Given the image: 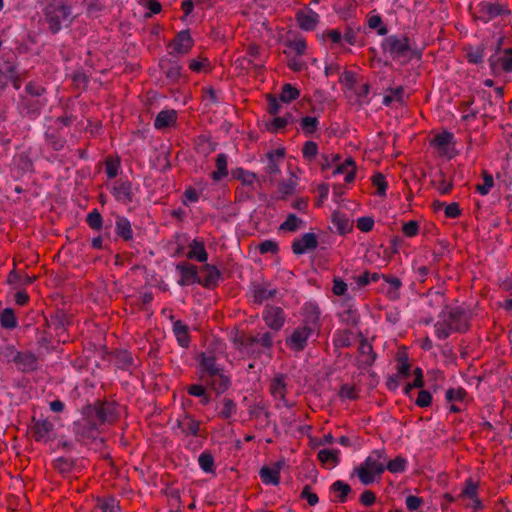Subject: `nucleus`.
Masks as SVG:
<instances>
[{
  "instance_id": "1",
  "label": "nucleus",
  "mask_w": 512,
  "mask_h": 512,
  "mask_svg": "<svg viewBox=\"0 0 512 512\" xmlns=\"http://www.w3.org/2000/svg\"><path fill=\"white\" fill-rule=\"evenodd\" d=\"M302 320L290 336L285 339V345L292 352L299 353L308 346L309 339L318 336L322 326L321 311L314 302H307L302 307Z\"/></svg>"
},
{
  "instance_id": "2",
  "label": "nucleus",
  "mask_w": 512,
  "mask_h": 512,
  "mask_svg": "<svg viewBox=\"0 0 512 512\" xmlns=\"http://www.w3.org/2000/svg\"><path fill=\"white\" fill-rule=\"evenodd\" d=\"M434 324L435 335L440 340L447 339L452 333H465L470 328L471 311L464 306L446 305Z\"/></svg>"
},
{
  "instance_id": "3",
  "label": "nucleus",
  "mask_w": 512,
  "mask_h": 512,
  "mask_svg": "<svg viewBox=\"0 0 512 512\" xmlns=\"http://www.w3.org/2000/svg\"><path fill=\"white\" fill-rule=\"evenodd\" d=\"M386 462L387 453L384 448L373 450L355 469L359 481L367 486L379 480L385 471Z\"/></svg>"
},
{
  "instance_id": "4",
  "label": "nucleus",
  "mask_w": 512,
  "mask_h": 512,
  "mask_svg": "<svg viewBox=\"0 0 512 512\" xmlns=\"http://www.w3.org/2000/svg\"><path fill=\"white\" fill-rule=\"evenodd\" d=\"M384 53H388L393 60H404V63L413 58H420L421 52L413 48L409 38L402 34H392L385 37L381 42Z\"/></svg>"
},
{
  "instance_id": "5",
  "label": "nucleus",
  "mask_w": 512,
  "mask_h": 512,
  "mask_svg": "<svg viewBox=\"0 0 512 512\" xmlns=\"http://www.w3.org/2000/svg\"><path fill=\"white\" fill-rule=\"evenodd\" d=\"M45 22L53 34H57L63 28H67L73 22L71 9L62 2H53L44 8Z\"/></svg>"
},
{
  "instance_id": "6",
  "label": "nucleus",
  "mask_w": 512,
  "mask_h": 512,
  "mask_svg": "<svg viewBox=\"0 0 512 512\" xmlns=\"http://www.w3.org/2000/svg\"><path fill=\"white\" fill-rule=\"evenodd\" d=\"M117 405L115 402L106 400H97L94 404H87L81 410V415L92 417L102 425L106 422H112L117 417Z\"/></svg>"
},
{
  "instance_id": "7",
  "label": "nucleus",
  "mask_w": 512,
  "mask_h": 512,
  "mask_svg": "<svg viewBox=\"0 0 512 512\" xmlns=\"http://www.w3.org/2000/svg\"><path fill=\"white\" fill-rule=\"evenodd\" d=\"M503 38H499L497 49L489 59V67L494 75L512 72V47L502 49Z\"/></svg>"
},
{
  "instance_id": "8",
  "label": "nucleus",
  "mask_w": 512,
  "mask_h": 512,
  "mask_svg": "<svg viewBox=\"0 0 512 512\" xmlns=\"http://www.w3.org/2000/svg\"><path fill=\"white\" fill-rule=\"evenodd\" d=\"M196 360L199 380L203 383L224 371V366L217 362L213 353L201 352Z\"/></svg>"
},
{
  "instance_id": "9",
  "label": "nucleus",
  "mask_w": 512,
  "mask_h": 512,
  "mask_svg": "<svg viewBox=\"0 0 512 512\" xmlns=\"http://www.w3.org/2000/svg\"><path fill=\"white\" fill-rule=\"evenodd\" d=\"M477 13L479 20L483 23H488L498 16H509L511 11L506 5L483 0L477 5Z\"/></svg>"
},
{
  "instance_id": "10",
  "label": "nucleus",
  "mask_w": 512,
  "mask_h": 512,
  "mask_svg": "<svg viewBox=\"0 0 512 512\" xmlns=\"http://www.w3.org/2000/svg\"><path fill=\"white\" fill-rule=\"evenodd\" d=\"M99 427L94 418L82 415L81 419L73 422L72 430L78 440H85L94 438Z\"/></svg>"
},
{
  "instance_id": "11",
  "label": "nucleus",
  "mask_w": 512,
  "mask_h": 512,
  "mask_svg": "<svg viewBox=\"0 0 512 512\" xmlns=\"http://www.w3.org/2000/svg\"><path fill=\"white\" fill-rule=\"evenodd\" d=\"M160 69L165 75L163 85H174L180 82L182 78V66L174 59H161Z\"/></svg>"
},
{
  "instance_id": "12",
  "label": "nucleus",
  "mask_w": 512,
  "mask_h": 512,
  "mask_svg": "<svg viewBox=\"0 0 512 512\" xmlns=\"http://www.w3.org/2000/svg\"><path fill=\"white\" fill-rule=\"evenodd\" d=\"M25 92L29 96L37 98L35 101H31V100L24 98L23 101H24L25 105L33 113H38L39 110L41 108H43L47 103V100L45 98H41L45 94L46 89L43 86H41L35 82H29L25 86Z\"/></svg>"
},
{
  "instance_id": "13",
  "label": "nucleus",
  "mask_w": 512,
  "mask_h": 512,
  "mask_svg": "<svg viewBox=\"0 0 512 512\" xmlns=\"http://www.w3.org/2000/svg\"><path fill=\"white\" fill-rule=\"evenodd\" d=\"M262 318L270 329L279 331L283 327L286 317L281 307L267 305L262 312Z\"/></svg>"
},
{
  "instance_id": "14",
  "label": "nucleus",
  "mask_w": 512,
  "mask_h": 512,
  "mask_svg": "<svg viewBox=\"0 0 512 512\" xmlns=\"http://www.w3.org/2000/svg\"><path fill=\"white\" fill-rule=\"evenodd\" d=\"M318 238L315 233L308 232L300 238L293 240L291 248L295 255H303L314 251L318 247Z\"/></svg>"
},
{
  "instance_id": "15",
  "label": "nucleus",
  "mask_w": 512,
  "mask_h": 512,
  "mask_svg": "<svg viewBox=\"0 0 512 512\" xmlns=\"http://www.w3.org/2000/svg\"><path fill=\"white\" fill-rule=\"evenodd\" d=\"M193 44L191 35L188 30L180 31L175 39L169 44L171 49L169 54L173 57L188 53Z\"/></svg>"
},
{
  "instance_id": "16",
  "label": "nucleus",
  "mask_w": 512,
  "mask_h": 512,
  "mask_svg": "<svg viewBox=\"0 0 512 512\" xmlns=\"http://www.w3.org/2000/svg\"><path fill=\"white\" fill-rule=\"evenodd\" d=\"M177 271L181 274V278L177 281L180 286H188L191 284H200L201 277L198 274L197 267L186 262L177 264Z\"/></svg>"
},
{
  "instance_id": "17",
  "label": "nucleus",
  "mask_w": 512,
  "mask_h": 512,
  "mask_svg": "<svg viewBox=\"0 0 512 512\" xmlns=\"http://www.w3.org/2000/svg\"><path fill=\"white\" fill-rule=\"evenodd\" d=\"M111 194L114 196L116 201L122 204H128L133 200L132 183L129 180H118L115 181Z\"/></svg>"
},
{
  "instance_id": "18",
  "label": "nucleus",
  "mask_w": 512,
  "mask_h": 512,
  "mask_svg": "<svg viewBox=\"0 0 512 512\" xmlns=\"http://www.w3.org/2000/svg\"><path fill=\"white\" fill-rule=\"evenodd\" d=\"M17 369L23 373H29L38 369V358L32 352H20L14 363Z\"/></svg>"
},
{
  "instance_id": "19",
  "label": "nucleus",
  "mask_w": 512,
  "mask_h": 512,
  "mask_svg": "<svg viewBox=\"0 0 512 512\" xmlns=\"http://www.w3.org/2000/svg\"><path fill=\"white\" fill-rule=\"evenodd\" d=\"M201 273L203 277H201L200 285L205 288H213L218 285L221 272L216 266L206 263L201 267Z\"/></svg>"
},
{
  "instance_id": "20",
  "label": "nucleus",
  "mask_w": 512,
  "mask_h": 512,
  "mask_svg": "<svg viewBox=\"0 0 512 512\" xmlns=\"http://www.w3.org/2000/svg\"><path fill=\"white\" fill-rule=\"evenodd\" d=\"M207 387L216 392L217 395L225 393L232 384L231 377L225 374V371L219 373L217 376H213L204 382Z\"/></svg>"
},
{
  "instance_id": "21",
  "label": "nucleus",
  "mask_w": 512,
  "mask_h": 512,
  "mask_svg": "<svg viewBox=\"0 0 512 512\" xmlns=\"http://www.w3.org/2000/svg\"><path fill=\"white\" fill-rule=\"evenodd\" d=\"M186 391L190 396L199 399V403L203 406H207L211 403L212 397L209 393V388L203 382L188 385Z\"/></svg>"
},
{
  "instance_id": "22",
  "label": "nucleus",
  "mask_w": 512,
  "mask_h": 512,
  "mask_svg": "<svg viewBox=\"0 0 512 512\" xmlns=\"http://www.w3.org/2000/svg\"><path fill=\"white\" fill-rule=\"evenodd\" d=\"M115 234L123 241H130L133 239L132 225L127 217L122 215H116Z\"/></svg>"
},
{
  "instance_id": "23",
  "label": "nucleus",
  "mask_w": 512,
  "mask_h": 512,
  "mask_svg": "<svg viewBox=\"0 0 512 512\" xmlns=\"http://www.w3.org/2000/svg\"><path fill=\"white\" fill-rule=\"evenodd\" d=\"M319 15L312 9L297 14L299 26L304 31H312L319 23Z\"/></svg>"
},
{
  "instance_id": "24",
  "label": "nucleus",
  "mask_w": 512,
  "mask_h": 512,
  "mask_svg": "<svg viewBox=\"0 0 512 512\" xmlns=\"http://www.w3.org/2000/svg\"><path fill=\"white\" fill-rule=\"evenodd\" d=\"M239 349L253 359H257L264 354L256 341V336H249L240 340Z\"/></svg>"
},
{
  "instance_id": "25",
  "label": "nucleus",
  "mask_w": 512,
  "mask_h": 512,
  "mask_svg": "<svg viewBox=\"0 0 512 512\" xmlns=\"http://www.w3.org/2000/svg\"><path fill=\"white\" fill-rule=\"evenodd\" d=\"M331 222L333 224V228L340 234L345 235L352 229V223L347 216V214L340 212V211H334L332 213Z\"/></svg>"
},
{
  "instance_id": "26",
  "label": "nucleus",
  "mask_w": 512,
  "mask_h": 512,
  "mask_svg": "<svg viewBox=\"0 0 512 512\" xmlns=\"http://www.w3.org/2000/svg\"><path fill=\"white\" fill-rule=\"evenodd\" d=\"M280 469V462L276 463L273 468L268 466L262 467L259 472L262 482L266 485H278L280 482Z\"/></svg>"
},
{
  "instance_id": "27",
  "label": "nucleus",
  "mask_w": 512,
  "mask_h": 512,
  "mask_svg": "<svg viewBox=\"0 0 512 512\" xmlns=\"http://www.w3.org/2000/svg\"><path fill=\"white\" fill-rule=\"evenodd\" d=\"M53 424L49 420H40L34 424L33 433L36 441L48 442L51 439Z\"/></svg>"
},
{
  "instance_id": "28",
  "label": "nucleus",
  "mask_w": 512,
  "mask_h": 512,
  "mask_svg": "<svg viewBox=\"0 0 512 512\" xmlns=\"http://www.w3.org/2000/svg\"><path fill=\"white\" fill-rule=\"evenodd\" d=\"M270 393L277 400H284L287 393L286 375L277 374L270 383Z\"/></svg>"
},
{
  "instance_id": "29",
  "label": "nucleus",
  "mask_w": 512,
  "mask_h": 512,
  "mask_svg": "<svg viewBox=\"0 0 512 512\" xmlns=\"http://www.w3.org/2000/svg\"><path fill=\"white\" fill-rule=\"evenodd\" d=\"M173 333L176 340L182 348H188L190 345L189 327L181 320L173 321Z\"/></svg>"
},
{
  "instance_id": "30",
  "label": "nucleus",
  "mask_w": 512,
  "mask_h": 512,
  "mask_svg": "<svg viewBox=\"0 0 512 512\" xmlns=\"http://www.w3.org/2000/svg\"><path fill=\"white\" fill-rule=\"evenodd\" d=\"M216 170L211 173V178L215 182L221 181L228 176V155L219 153L215 160Z\"/></svg>"
},
{
  "instance_id": "31",
  "label": "nucleus",
  "mask_w": 512,
  "mask_h": 512,
  "mask_svg": "<svg viewBox=\"0 0 512 512\" xmlns=\"http://www.w3.org/2000/svg\"><path fill=\"white\" fill-rule=\"evenodd\" d=\"M278 291L275 288H269L264 284H256L253 287V297L256 303H263L266 300L273 299Z\"/></svg>"
},
{
  "instance_id": "32",
  "label": "nucleus",
  "mask_w": 512,
  "mask_h": 512,
  "mask_svg": "<svg viewBox=\"0 0 512 512\" xmlns=\"http://www.w3.org/2000/svg\"><path fill=\"white\" fill-rule=\"evenodd\" d=\"M176 120L177 114L175 110H162L154 120V127L156 129H164L175 124Z\"/></svg>"
},
{
  "instance_id": "33",
  "label": "nucleus",
  "mask_w": 512,
  "mask_h": 512,
  "mask_svg": "<svg viewBox=\"0 0 512 512\" xmlns=\"http://www.w3.org/2000/svg\"><path fill=\"white\" fill-rule=\"evenodd\" d=\"M189 252L187 257L189 259H195L201 263H204L208 259V253L205 249L204 243L198 239H194L189 245Z\"/></svg>"
},
{
  "instance_id": "34",
  "label": "nucleus",
  "mask_w": 512,
  "mask_h": 512,
  "mask_svg": "<svg viewBox=\"0 0 512 512\" xmlns=\"http://www.w3.org/2000/svg\"><path fill=\"white\" fill-rule=\"evenodd\" d=\"M432 144L443 154H447L448 147L454 144V134L445 130L433 138Z\"/></svg>"
},
{
  "instance_id": "35",
  "label": "nucleus",
  "mask_w": 512,
  "mask_h": 512,
  "mask_svg": "<svg viewBox=\"0 0 512 512\" xmlns=\"http://www.w3.org/2000/svg\"><path fill=\"white\" fill-rule=\"evenodd\" d=\"M70 324L71 320L69 316L63 311H57L53 316H51L50 325L57 334L64 332Z\"/></svg>"
},
{
  "instance_id": "36",
  "label": "nucleus",
  "mask_w": 512,
  "mask_h": 512,
  "mask_svg": "<svg viewBox=\"0 0 512 512\" xmlns=\"http://www.w3.org/2000/svg\"><path fill=\"white\" fill-rule=\"evenodd\" d=\"M339 454L338 449H321L317 457L323 464H330V468H334L340 462Z\"/></svg>"
},
{
  "instance_id": "37",
  "label": "nucleus",
  "mask_w": 512,
  "mask_h": 512,
  "mask_svg": "<svg viewBox=\"0 0 512 512\" xmlns=\"http://www.w3.org/2000/svg\"><path fill=\"white\" fill-rule=\"evenodd\" d=\"M178 427L186 435L196 436L199 432L200 422L186 415L183 420L178 421Z\"/></svg>"
},
{
  "instance_id": "38",
  "label": "nucleus",
  "mask_w": 512,
  "mask_h": 512,
  "mask_svg": "<svg viewBox=\"0 0 512 512\" xmlns=\"http://www.w3.org/2000/svg\"><path fill=\"white\" fill-rule=\"evenodd\" d=\"M432 183L442 195L449 194L453 187L452 182L446 179L444 173L441 170L434 174Z\"/></svg>"
},
{
  "instance_id": "39",
  "label": "nucleus",
  "mask_w": 512,
  "mask_h": 512,
  "mask_svg": "<svg viewBox=\"0 0 512 512\" xmlns=\"http://www.w3.org/2000/svg\"><path fill=\"white\" fill-rule=\"evenodd\" d=\"M231 174L234 179L241 181L243 185L248 187H253L256 180V174L241 167L233 169Z\"/></svg>"
},
{
  "instance_id": "40",
  "label": "nucleus",
  "mask_w": 512,
  "mask_h": 512,
  "mask_svg": "<svg viewBox=\"0 0 512 512\" xmlns=\"http://www.w3.org/2000/svg\"><path fill=\"white\" fill-rule=\"evenodd\" d=\"M222 407L218 415L223 420H230L237 412V405L233 399L223 398L221 401Z\"/></svg>"
},
{
  "instance_id": "41",
  "label": "nucleus",
  "mask_w": 512,
  "mask_h": 512,
  "mask_svg": "<svg viewBox=\"0 0 512 512\" xmlns=\"http://www.w3.org/2000/svg\"><path fill=\"white\" fill-rule=\"evenodd\" d=\"M330 490L337 493L338 502L345 503L349 493L351 492V487L346 482L337 480L331 485Z\"/></svg>"
},
{
  "instance_id": "42",
  "label": "nucleus",
  "mask_w": 512,
  "mask_h": 512,
  "mask_svg": "<svg viewBox=\"0 0 512 512\" xmlns=\"http://www.w3.org/2000/svg\"><path fill=\"white\" fill-rule=\"evenodd\" d=\"M367 25L370 29L376 30L380 36H385L388 33L387 26L383 23L382 17L379 14H369L367 17Z\"/></svg>"
},
{
  "instance_id": "43",
  "label": "nucleus",
  "mask_w": 512,
  "mask_h": 512,
  "mask_svg": "<svg viewBox=\"0 0 512 512\" xmlns=\"http://www.w3.org/2000/svg\"><path fill=\"white\" fill-rule=\"evenodd\" d=\"M408 461L402 455H398L393 460H388L385 463V470H388L391 473H402L407 469Z\"/></svg>"
},
{
  "instance_id": "44",
  "label": "nucleus",
  "mask_w": 512,
  "mask_h": 512,
  "mask_svg": "<svg viewBox=\"0 0 512 512\" xmlns=\"http://www.w3.org/2000/svg\"><path fill=\"white\" fill-rule=\"evenodd\" d=\"M300 96V91L290 83H286L282 86L279 94V100L282 103H290L296 100Z\"/></svg>"
},
{
  "instance_id": "45",
  "label": "nucleus",
  "mask_w": 512,
  "mask_h": 512,
  "mask_svg": "<svg viewBox=\"0 0 512 512\" xmlns=\"http://www.w3.org/2000/svg\"><path fill=\"white\" fill-rule=\"evenodd\" d=\"M339 319L343 324L357 326L360 321V315L357 309L348 307L339 314Z\"/></svg>"
},
{
  "instance_id": "46",
  "label": "nucleus",
  "mask_w": 512,
  "mask_h": 512,
  "mask_svg": "<svg viewBox=\"0 0 512 512\" xmlns=\"http://www.w3.org/2000/svg\"><path fill=\"white\" fill-rule=\"evenodd\" d=\"M300 127L306 136H312L319 127L317 117L305 116L300 119Z\"/></svg>"
},
{
  "instance_id": "47",
  "label": "nucleus",
  "mask_w": 512,
  "mask_h": 512,
  "mask_svg": "<svg viewBox=\"0 0 512 512\" xmlns=\"http://www.w3.org/2000/svg\"><path fill=\"white\" fill-rule=\"evenodd\" d=\"M87 225L94 231H100L104 227V220L97 209L91 210L85 219Z\"/></svg>"
},
{
  "instance_id": "48",
  "label": "nucleus",
  "mask_w": 512,
  "mask_h": 512,
  "mask_svg": "<svg viewBox=\"0 0 512 512\" xmlns=\"http://www.w3.org/2000/svg\"><path fill=\"white\" fill-rule=\"evenodd\" d=\"M1 326L5 329H14L17 327V319L12 308H5L0 314Z\"/></svg>"
},
{
  "instance_id": "49",
  "label": "nucleus",
  "mask_w": 512,
  "mask_h": 512,
  "mask_svg": "<svg viewBox=\"0 0 512 512\" xmlns=\"http://www.w3.org/2000/svg\"><path fill=\"white\" fill-rule=\"evenodd\" d=\"M200 469L206 473H214V457L209 451H203L198 457Z\"/></svg>"
},
{
  "instance_id": "50",
  "label": "nucleus",
  "mask_w": 512,
  "mask_h": 512,
  "mask_svg": "<svg viewBox=\"0 0 512 512\" xmlns=\"http://www.w3.org/2000/svg\"><path fill=\"white\" fill-rule=\"evenodd\" d=\"M383 279L385 280V282H387L390 285V287L387 291V296L391 300H396L399 297L398 291L402 286L401 280L398 277L387 276V275L383 276Z\"/></svg>"
},
{
  "instance_id": "51",
  "label": "nucleus",
  "mask_w": 512,
  "mask_h": 512,
  "mask_svg": "<svg viewBox=\"0 0 512 512\" xmlns=\"http://www.w3.org/2000/svg\"><path fill=\"white\" fill-rule=\"evenodd\" d=\"M302 224L303 220L301 218H299L296 214L290 213L286 217V220L280 225V230L295 232L301 227Z\"/></svg>"
},
{
  "instance_id": "52",
  "label": "nucleus",
  "mask_w": 512,
  "mask_h": 512,
  "mask_svg": "<svg viewBox=\"0 0 512 512\" xmlns=\"http://www.w3.org/2000/svg\"><path fill=\"white\" fill-rule=\"evenodd\" d=\"M467 61L471 64H480L485 57V48L483 46L469 47L466 51Z\"/></svg>"
},
{
  "instance_id": "53",
  "label": "nucleus",
  "mask_w": 512,
  "mask_h": 512,
  "mask_svg": "<svg viewBox=\"0 0 512 512\" xmlns=\"http://www.w3.org/2000/svg\"><path fill=\"white\" fill-rule=\"evenodd\" d=\"M18 353L11 344L0 345V361L15 363Z\"/></svg>"
},
{
  "instance_id": "54",
  "label": "nucleus",
  "mask_w": 512,
  "mask_h": 512,
  "mask_svg": "<svg viewBox=\"0 0 512 512\" xmlns=\"http://www.w3.org/2000/svg\"><path fill=\"white\" fill-rule=\"evenodd\" d=\"M467 392L464 388H449L445 393V399L448 402H462L465 400Z\"/></svg>"
},
{
  "instance_id": "55",
  "label": "nucleus",
  "mask_w": 512,
  "mask_h": 512,
  "mask_svg": "<svg viewBox=\"0 0 512 512\" xmlns=\"http://www.w3.org/2000/svg\"><path fill=\"white\" fill-rule=\"evenodd\" d=\"M359 352L362 354V355H367L368 358L366 360V363L368 365H372L376 359V354L373 352V347L372 345L368 342V340L366 338H362L360 340V345H359Z\"/></svg>"
},
{
  "instance_id": "56",
  "label": "nucleus",
  "mask_w": 512,
  "mask_h": 512,
  "mask_svg": "<svg viewBox=\"0 0 512 512\" xmlns=\"http://www.w3.org/2000/svg\"><path fill=\"white\" fill-rule=\"evenodd\" d=\"M493 186H494L493 176L490 173L484 171L483 172V183L482 184H478L476 186V191L479 194L485 196V195H487L490 192V190H491V188Z\"/></svg>"
},
{
  "instance_id": "57",
  "label": "nucleus",
  "mask_w": 512,
  "mask_h": 512,
  "mask_svg": "<svg viewBox=\"0 0 512 512\" xmlns=\"http://www.w3.org/2000/svg\"><path fill=\"white\" fill-rule=\"evenodd\" d=\"M257 249L260 254H277L279 251V245L277 241L268 239L259 243Z\"/></svg>"
},
{
  "instance_id": "58",
  "label": "nucleus",
  "mask_w": 512,
  "mask_h": 512,
  "mask_svg": "<svg viewBox=\"0 0 512 512\" xmlns=\"http://www.w3.org/2000/svg\"><path fill=\"white\" fill-rule=\"evenodd\" d=\"M256 341L262 351H264V354L271 351L273 347V335L270 332H265L261 334L260 336H256Z\"/></svg>"
},
{
  "instance_id": "59",
  "label": "nucleus",
  "mask_w": 512,
  "mask_h": 512,
  "mask_svg": "<svg viewBox=\"0 0 512 512\" xmlns=\"http://www.w3.org/2000/svg\"><path fill=\"white\" fill-rule=\"evenodd\" d=\"M120 169V160L107 158L105 161V173L109 179H113L118 175Z\"/></svg>"
},
{
  "instance_id": "60",
  "label": "nucleus",
  "mask_w": 512,
  "mask_h": 512,
  "mask_svg": "<svg viewBox=\"0 0 512 512\" xmlns=\"http://www.w3.org/2000/svg\"><path fill=\"white\" fill-rule=\"evenodd\" d=\"M302 154L303 157L308 161L315 159L318 154L317 143L314 141H306L302 148Z\"/></svg>"
},
{
  "instance_id": "61",
  "label": "nucleus",
  "mask_w": 512,
  "mask_h": 512,
  "mask_svg": "<svg viewBox=\"0 0 512 512\" xmlns=\"http://www.w3.org/2000/svg\"><path fill=\"white\" fill-rule=\"evenodd\" d=\"M46 140L55 151L62 150L66 144L65 138L54 133H46Z\"/></svg>"
},
{
  "instance_id": "62",
  "label": "nucleus",
  "mask_w": 512,
  "mask_h": 512,
  "mask_svg": "<svg viewBox=\"0 0 512 512\" xmlns=\"http://www.w3.org/2000/svg\"><path fill=\"white\" fill-rule=\"evenodd\" d=\"M390 94L385 95L383 97V104L385 106H389L394 100L402 101V96L404 93V89L402 86H398L396 88H391L389 90Z\"/></svg>"
},
{
  "instance_id": "63",
  "label": "nucleus",
  "mask_w": 512,
  "mask_h": 512,
  "mask_svg": "<svg viewBox=\"0 0 512 512\" xmlns=\"http://www.w3.org/2000/svg\"><path fill=\"white\" fill-rule=\"evenodd\" d=\"M286 46L299 56L303 55L307 48L306 41L303 38H295L293 40H289L286 43Z\"/></svg>"
},
{
  "instance_id": "64",
  "label": "nucleus",
  "mask_w": 512,
  "mask_h": 512,
  "mask_svg": "<svg viewBox=\"0 0 512 512\" xmlns=\"http://www.w3.org/2000/svg\"><path fill=\"white\" fill-rule=\"evenodd\" d=\"M101 512H119V503L114 498L103 500L99 504Z\"/></svg>"
}]
</instances>
